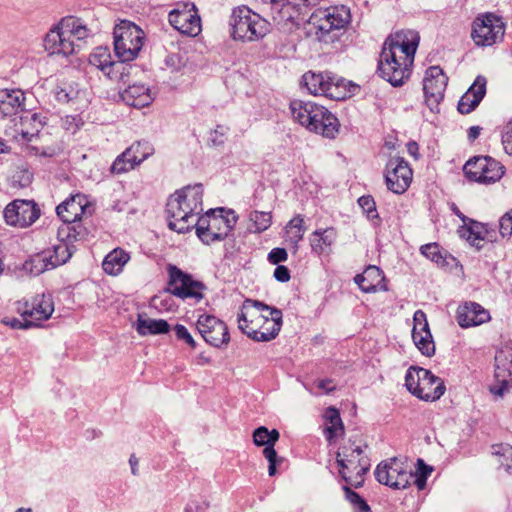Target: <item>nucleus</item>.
<instances>
[{
	"instance_id": "obj_42",
	"label": "nucleus",
	"mask_w": 512,
	"mask_h": 512,
	"mask_svg": "<svg viewBox=\"0 0 512 512\" xmlns=\"http://www.w3.org/2000/svg\"><path fill=\"white\" fill-rule=\"evenodd\" d=\"M491 454L496 458L499 468L507 473H512V445L508 443H497L491 446Z\"/></svg>"
},
{
	"instance_id": "obj_11",
	"label": "nucleus",
	"mask_w": 512,
	"mask_h": 512,
	"mask_svg": "<svg viewBox=\"0 0 512 512\" xmlns=\"http://www.w3.org/2000/svg\"><path fill=\"white\" fill-rule=\"evenodd\" d=\"M166 271L168 276L166 290L171 295L193 302H199L204 298L206 287L203 282L171 263L166 265Z\"/></svg>"
},
{
	"instance_id": "obj_15",
	"label": "nucleus",
	"mask_w": 512,
	"mask_h": 512,
	"mask_svg": "<svg viewBox=\"0 0 512 512\" xmlns=\"http://www.w3.org/2000/svg\"><path fill=\"white\" fill-rule=\"evenodd\" d=\"M169 24L182 35L196 37L202 31V22L196 5L178 2L168 14Z\"/></svg>"
},
{
	"instance_id": "obj_33",
	"label": "nucleus",
	"mask_w": 512,
	"mask_h": 512,
	"mask_svg": "<svg viewBox=\"0 0 512 512\" xmlns=\"http://www.w3.org/2000/svg\"><path fill=\"white\" fill-rule=\"evenodd\" d=\"M58 230V237L62 241H67L73 246L83 244L89 240L91 231L82 220L73 222H63Z\"/></svg>"
},
{
	"instance_id": "obj_40",
	"label": "nucleus",
	"mask_w": 512,
	"mask_h": 512,
	"mask_svg": "<svg viewBox=\"0 0 512 512\" xmlns=\"http://www.w3.org/2000/svg\"><path fill=\"white\" fill-rule=\"evenodd\" d=\"M325 418L328 422L324 432L326 439L332 441L344 433V426L338 409L334 407L327 408Z\"/></svg>"
},
{
	"instance_id": "obj_49",
	"label": "nucleus",
	"mask_w": 512,
	"mask_h": 512,
	"mask_svg": "<svg viewBox=\"0 0 512 512\" xmlns=\"http://www.w3.org/2000/svg\"><path fill=\"white\" fill-rule=\"evenodd\" d=\"M250 220L253 222L256 232L266 231L272 224V213L263 211H253L250 214Z\"/></svg>"
},
{
	"instance_id": "obj_63",
	"label": "nucleus",
	"mask_w": 512,
	"mask_h": 512,
	"mask_svg": "<svg viewBox=\"0 0 512 512\" xmlns=\"http://www.w3.org/2000/svg\"><path fill=\"white\" fill-rule=\"evenodd\" d=\"M30 509L25 510L24 508H19L16 512H30Z\"/></svg>"
},
{
	"instance_id": "obj_8",
	"label": "nucleus",
	"mask_w": 512,
	"mask_h": 512,
	"mask_svg": "<svg viewBox=\"0 0 512 512\" xmlns=\"http://www.w3.org/2000/svg\"><path fill=\"white\" fill-rule=\"evenodd\" d=\"M337 464L341 478L347 485L356 489L364 484L371 466L370 459L360 446L351 442L344 444L339 449Z\"/></svg>"
},
{
	"instance_id": "obj_51",
	"label": "nucleus",
	"mask_w": 512,
	"mask_h": 512,
	"mask_svg": "<svg viewBox=\"0 0 512 512\" xmlns=\"http://www.w3.org/2000/svg\"><path fill=\"white\" fill-rule=\"evenodd\" d=\"M359 206L363 209L369 219H378L376 203L371 195H364L358 199Z\"/></svg>"
},
{
	"instance_id": "obj_2",
	"label": "nucleus",
	"mask_w": 512,
	"mask_h": 512,
	"mask_svg": "<svg viewBox=\"0 0 512 512\" xmlns=\"http://www.w3.org/2000/svg\"><path fill=\"white\" fill-rule=\"evenodd\" d=\"M282 311L261 301L245 299L237 314L239 330L255 342L275 339L282 328Z\"/></svg>"
},
{
	"instance_id": "obj_58",
	"label": "nucleus",
	"mask_w": 512,
	"mask_h": 512,
	"mask_svg": "<svg viewBox=\"0 0 512 512\" xmlns=\"http://www.w3.org/2000/svg\"><path fill=\"white\" fill-rule=\"evenodd\" d=\"M274 277L280 282H287L290 280V271L286 266L277 265L274 270Z\"/></svg>"
},
{
	"instance_id": "obj_30",
	"label": "nucleus",
	"mask_w": 512,
	"mask_h": 512,
	"mask_svg": "<svg viewBox=\"0 0 512 512\" xmlns=\"http://www.w3.org/2000/svg\"><path fill=\"white\" fill-rule=\"evenodd\" d=\"M79 44H73L62 35V32L54 25L44 38V48L49 55H61L64 57L71 56L76 53Z\"/></svg>"
},
{
	"instance_id": "obj_4",
	"label": "nucleus",
	"mask_w": 512,
	"mask_h": 512,
	"mask_svg": "<svg viewBox=\"0 0 512 512\" xmlns=\"http://www.w3.org/2000/svg\"><path fill=\"white\" fill-rule=\"evenodd\" d=\"M289 109L293 120L310 132L334 138L339 131L337 117L322 105L295 99L290 102Z\"/></svg>"
},
{
	"instance_id": "obj_38",
	"label": "nucleus",
	"mask_w": 512,
	"mask_h": 512,
	"mask_svg": "<svg viewBox=\"0 0 512 512\" xmlns=\"http://www.w3.org/2000/svg\"><path fill=\"white\" fill-rule=\"evenodd\" d=\"M130 260V254L124 249L117 247L110 251L102 262L103 271L111 276L119 275Z\"/></svg>"
},
{
	"instance_id": "obj_62",
	"label": "nucleus",
	"mask_w": 512,
	"mask_h": 512,
	"mask_svg": "<svg viewBox=\"0 0 512 512\" xmlns=\"http://www.w3.org/2000/svg\"><path fill=\"white\" fill-rule=\"evenodd\" d=\"M130 464L132 467V472L135 474V465L137 464V461L134 459V457L130 458Z\"/></svg>"
},
{
	"instance_id": "obj_34",
	"label": "nucleus",
	"mask_w": 512,
	"mask_h": 512,
	"mask_svg": "<svg viewBox=\"0 0 512 512\" xmlns=\"http://www.w3.org/2000/svg\"><path fill=\"white\" fill-rule=\"evenodd\" d=\"M336 239L337 230L334 227L316 229L309 237L311 251L318 256L329 255Z\"/></svg>"
},
{
	"instance_id": "obj_36",
	"label": "nucleus",
	"mask_w": 512,
	"mask_h": 512,
	"mask_svg": "<svg viewBox=\"0 0 512 512\" xmlns=\"http://www.w3.org/2000/svg\"><path fill=\"white\" fill-rule=\"evenodd\" d=\"M25 96L21 90H0V118L23 110Z\"/></svg>"
},
{
	"instance_id": "obj_47",
	"label": "nucleus",
	"mask_w": 512,
	"mask_h": 512,
	"mask_svg": "<svg viewBox=\"0 0 512 512\" xmlns=\"http://www.w3.org/2000/svg\"><path fill=\"white\" fill-rule=\"evenodd\" d=\"M420 252L427 259L438 265H445L446 259L440 245L436 242L428 243L420 247Z\"/></svg>"
},
{
	"instance_id": "obj_45",
	"label": "nucleus",
	"mask_w": 512,
	"mask_h": 512,
	"mask_svg": "<svg viewBox=\"0 0 512 512\" xmlns=\"http://www.w3.org/2000/svg\"><path fill=\"white\" fill-rule=\"evenodd\" d=\"M25 269L33 275H39L52 267L51 259L48 253L44 251L33 255L28 261L25 262Z\"/></svg>"
},
{
	"instance_id": "obj_57",
	"label": "nucleus",
	"mask_w": 512,
	"mask_h": 512,
	"mask_svg": "<svg viewBox=\"0 0 512 512\" xmlns=\"http://www.w3.org/2000/svg\"><path fill=\"white\" fill-rule=\"evenodd\" d=\"M316 387L326 394H330L336 390L334 380L331 378L319 379L316 381Z\"/></svg>"
},
{
	"instance_id": "obj_23",
	"label": "nucleus",
	"mask_w": 512,
	"mask_h": 512,
	"mask_svg": "<svg viewBox=\"0 0 512 512\" xmlns=\"http://www.w3.org/2000/svg\"><path fill=\"white\" fill-rule=\"evenodd\" d=\"M93 210V203L89 196L77 192L71 194L56 207V214L63 222H73L91 216Z\"/></svg>"
},
{
	"instance_id": "obj_41",
	"label": "nucleus",
	"mask_w": 512,
	"mask_h": 512,
	"mask_svg": "<svg viewBox=\"0 0 512 512\" xmlns=\"http://www.w3.org/2000/svg\"><path fill=\"white\" fill-rule=\"evenodd\" d=\"M136 330L143 336L148 334H165L170 331V325L163 319H142L139 317Z\"/></svg>"
},
{
	"instance_id": "obj_35",
	"label": "nucleus",
	"mask_w": 512,
	"mask_h": 512,
	"mask_svg": "<svg viewBox=\"0 0 512 512\" xmlns=\"http://www.w3.org/2000/svg\"><path fill=\"white\" fill-rule=\"evenodd\" d=\"M121 98L129 106L143 108L153 102L154 94L149 87L143 84H133L121 93Z\"/></svg>"
},
{
	"instance_id": "obj_6",
	"label": "nucleus",
	"mask_w": 512,
	"mask_h": 512,
	"mask_svg": "<svg viewBox=\"0 0 512 512\" xmlns=\"http://www.w3.org/2000/svg\"><path fill=\"white\" fill-rule=\"evenodd\" d=\"M14 310L21 318L5 316L2 322L14 329H26L40 326L42 322L48 320L54 312V303L51 296L37 294L31 298L16 301Z\"/></svg>"
},
{
	"instance_id": "obj_21",
	"label": "nucleus",
	"mask_w": 512,
	"mask_h": 512,
	"mask_svg": "<svg viewBox=\"0 0 512 512\" xmlns=\"http://www.w3.org/2000/svg\"><path fill=\"white\" fill-rule=\"evenodd\" d=\"M89 63L101 70L111 80L123 81L124 76L129 74L130 66L120 59L114 61L108 47L98 46L89 55Z\"/></svg>"
},
{
	"instance_id": "obj_5",
	"label": "nucleus",
	"mask_w": 512,
	"mask_h": 512,
	"mask_svg": "<svg viewBox=\"0 0 512 512\" xmlns=\"http://www.w3.org/2000/svg\"><path fill=\"white\" fill-rule=\"evenodd\" d=\"M303 85L313 96L343 101L356 94L359 86L331 72L308 71L302 76Z\"/></svg>"
},
{
	"instance_id": "obj_9",
	"label": "nucleus",
	"mask_w": 512,
	"mask_h": 512,
	"mask_svg": "<svg viewBox=\"0 0 512 512\" xmlns=\"http://www.w3.org/2000/svg\"><path fill=\"white\" fill-rule=\"evenodd\" d=\"M230 25L231 37L241 41H258L270 30L269 22L245 5L233 9Z\"/></svg>"
},
{
	"instance_id": "obj_19",
	"label": "nucleus",
	"mask_w": 512,
	"mask_h": 512,
	"mask_svg": "<svg viewBox=\"0 0 512 512\" xmlns=\"http://www.w3.org/2000/svg\"><path fill=\"white\" fill-rule=\"evenodd\" d=\"M196 328L206 343L216 348L226 346L230 341L226 323L214 315L207 313L199 315Z\"/></svg>"
},
{
	"instance_id": "obj_48",
	"label": "nucleus",
	"mask_w": 512,
	"mask_h": 512,
	"mask_svg": "<svg viewBox=\"0 0 512 512\" xmlns=\"http://www.w3.org/2000/svg\"><path fill=\"white\" fill-rule=\"evenodd\" d=\"M433 472V468L427 464L422 459L417 460L416 472L412 478H414V484L416 488L421 491L426 488L427 479Z\"/></svg>"
},
{
	"instance_id": "obj_56",
	"label": "nucleus",
	"mask_w": 512,
	"mask_h": 512,
	"mask_svg": "<svg viewBox=\"0 0 512 512\" xmlns=\"http://www.w3.org/2000/svg\"><path fill=\"white\" fill-rule=\"evenodd\" d=\"M227 127L218 125L211 133L210 140L214 145H220L224 143Z\"/></svg>"
},
{
	"instance_id": "obj_32",
	"label": "nucleus",
	"mask_w": 512,
	"mask_h": 512,
	"mask_svg": "<svg viewBox=\"0 0 512 512\" xmlns=\"http://www.w3.org/2000/svg\"><path fill=\"white\" fill-rule=\"evenodd\" d=\"M486 85L487 79L478 75L458 103V111L461 114H469L480 104L486 94Z\"/></svg>"
},
{
	"instance_id": "obj_20",
	"label": "nucleus",
	"mask_w": 512,
	"mask_h": 512,
	"mask_svg": "<svg viewBox=\"0 0 512 512\" xmlns=\"http://www.w3.org/2000/svg\"><path fill=\"white\" fill-rule=\"evenodd\" d=\"M379 483L393 489H404L410 485L412 472L408 471L404 463L393 458L380 463L375 471Z\"/></svg>"
},
{
	"instance_id": "obj_18",
	"label": "nucleus",
	"mask_w": 512,
	"mask_h": 512,
	"mask_svg": "<svg viewBox=\"0 0 512 512\" xmlns=\"http://www.w3.org/2000/svg\"><path fill=\"white\" fill-rule=\"evenodd\" d=\"M40 215V207L34 200L16 199L4 209L6 223L14 227H29L39 219Z\"/></svg>"
},
{
	"instance_id": "obj_27",
	"label": "nucleus",
	"mask_w": 512,
	"mask_h": 512,
	"mask_svg": "<svg viewBox=\"0 0 512 512\" xmlns=\"http://www.w3.org/2000/svg\"><path fill=\"white\" fill-rule=\"evenodd\" d=\"M455 319L458 325L463 328L480 326L491 320L489 310L474 301H465L459 304L456 309Z\"/></svg>"
},
{
	"instance_id": "obj_3",
	"label": "nucleus",
	"mask_w": 512,
	"mask_h": 512,
	"mask_svg": "<svg viewBox=\"0 0 512 512\" xmlns=\"http://www.w3.org/2000/svg\"><path fill=\"white\" fill-rule=\"evenodd\" d=\"M204 188L201 184L189 185L172 194L166 204L168 226L178 233L194 228L203 210Z\"/></svg>"
},
{
	"instance_id": "obj_10",
	"label": "nucleus",
	"mask_w": 512,
	"mask_h": 512,
	"mask_svg": "<svg viewBox=\"0 0 512 512\" xmlns=\"http://www.w3.org/2000/svg\"><path fill=\"white\" fill-rule=\"evenodd\" d=\"M405 385L411 394L425 401L439 399L446 389L440 377L430 370L414 366L406 372Z\"/></svg>"
},
{
	"instance_id": "obj_37",
	"label": "nucleus",
	"mask_w": 512,
	"mask_h": 512,
	"mask_svg": "<svg viewBox=\"0 0 512 512\" xmlns=\"http://www.w3.org/2000/svg\"><path fill=\"white\" fill-rule=\"evenodd\" d=\"M330 13L328 8L315 10L308 21L309 34L314 35L320 41H326V37L332 31L329 24Z\"/></svg>"
},
{
	"instance_id": "obj_17",
	"label": "nucleus",
	"mask_w": 512,
	"mask_h": 512,
	"mask_svg": "<svg viewBox=\"0 0 512 512\" xmlns=\"http://www.w3.org/2000/svg\"><path fill=\"white\" fill-rule=\"evenodd\" d=\"M153 153L154 148L148 141L133 142L114 160L111 172L114 174L127 173L143 163Z\"/></svg>"
},
{
	"instance_id": "obj_52",
	"label": "nucleus",
	"mask_w": 512,
	"mask_h": 512,
	"mask_svg": "<svg viewBox=\"0 0 512 512\" xmlns=\"http://www.w3.org/2000/svg\"><path fill=\"white\" fill-rule=\"evenodd\" d=\"M175 337L178 341L185 343L190 349L196 348V342L188 329L182 324H176L173 328Z\"/></svg>"
},
{
	"instance_id": "obj_13",
	"label": "nucleus",
	"mask_w": 512,
	"mask_h": 512,
	"mask_svg": "<svg viewBox=\"0 0 512 512\" xmlns=\"http://www.w3.org/2000/svg\"><path fill=\"white\" fill-rule=\"evenodd\" d=\"M463 172L468 181L488 186L499 182L505 175L506 168L491 156L479 155L464 164Z\"/></svg>"
},
{
	"instance_id": "obj_43",
	"label": "nucleus",
	"mask_w": 512,
	"mask_h": 512,
	"mask_svg": "<svg viewBox=\"0 0 512 512\" xmlns=\"http://www.w3.org/2000/svg\"><path fill=\"white\" fill-rule=\"evenodd\" d=\"M73 246L69 244L67 241H62L53 246L52 250H45L48 253L49 259H51L52 267L55 268L59 265L66 263L69 258L72 256V248Z\"/></svg>"
},
{
	"instance_id": "obj_12",
	"label": "nucleus",
	"mask_w": 512,
	"mask_h": 512,
	"mask_svg": "<svg viewBox=\"0 0 512 512\" xmlns=\"http://www.w3.org/2000/svg\"><path fill=\"white\" fill-rule=\"evenodd\" d=\"M115 53L126 63L134 60L144 44L143 30L130 21L123 20L114 28Z\"/></svg>"
},
{
	"instance_id": "obj_26",
	"label": "nucleus",
	"mask_w": 512,
	"mask_h": 512,
	"mask_svg": "<svg viewBox=\"0 0 512 512\" xmlns=\"http://www.w3.org/2000/svg\"><path fill=\"white\" fill-rule=\"evenodd\" d=\"M412 339L419 351L428 357L435 353V344L429 328L426 313L423 310L415 311L413 315Z\"/></svg>"
},
{
	"instance_id": "obj_53",
	"label": "nucleus",
	"mask_w": 512,
	"mask_h": 512,
	"mask_svg": "<svg viewBox=\"0 0 512 512\" xmlns=\"http://www.w3.org/2000/svg\"><path fill=\"white\" fill-rule=\"evenodd\" d=\"M499 234L502 238H509L512 235V209L500 218Z\"/></svg>"
},
{
	"instance_id": "obj_7",
	"label": "nucleus",
	"mask_w": 512,
	"mask_h": 512,
	"mask_svg": "<svg viewBox=\"0 0 512 512\" xmlns=\"http://www.w3.org/2000/svg\"><path fill=\"white\" fill-rule=\"evenodd\" d=\"M237 219V215L231 209H211L198 217L194 225L196 235L206 245L222 241L231 233Z\"/></svg>"
},
{
	"instance_id": "obj_1",
	"label": "nucleus",
	"mask_w": 512,
	"mask_h": 512,
	"mask_svg": "<svg viewBox=\"0 0 512 512\" xmlns=\"http://www.w3.org/2000/svg\"><path fill=\"white\" fill-rule=\"evenodd\" d=\"M420 36L413 30L390 34L384 41L377 63V73L394 87L402 86L411 75Z\"/></svg>"
},
{
	"instance_id": "obj_55",
	"label": "nucleus",
	"mask_w": 512,
	"mask_h": 512,
	"mask_svg": "<svg viewBox=\"0 0 512 512\" xmlns=\"http://www.w3.org/2000/svg\"><path fill=\"white\" fill-rule=\"evenodd\" d=\"M288 258V253L284 248H273L268 254V261L273 265H279L285 262Z\"/></svg>"
},
{
	"instance_id": "obj_25",
	"label": "nucleus",
	"mask_w": 512,
	"mask_h": 512,
	"mask_svg": "<svg viewBox=\"0 0 512 512\" xmlns=\"http://www.w3.org/2000/svg\"><path fill=\"white\" fill-rule=\"evenodd\" d=\"M448 77L440 66L429 67L423 79V91L426 104L432 109L444 98Z\"/></svg>"
},
{
	"instance_id": "obj_39",
	"label": "nucleus",
	"mask_w": 512,
	"mask_h": 512,
	"mask_svg": "<svg viewBox=\"0 0 512 512\" xmlns=\"http://www.w3.org/2000/svg\"><path fill=\"white\" fill-rule=\"evenodd\" d=\"M305 232L306 225L304 216L302 214H296L284 227V239L297 248L298 244L303 240Z\"/></svg>"
},
{
	"instance_id": "obj_50",
	"label": "nucleus",
	"mask_w": 512,
	"mask_h": 512,
	"mask_svg": "<svg viewBox=\"0 0 512 512\" xmlns=\"http://www.w3.org/2000/svg\"><path fill=\"white\" fill-rule=\"evenodd\" d=\"M346 499L353 505L356 512H371L367 502L355 491L351 489L350 485H344Z\"/></svg>"
},
{
	"instance_id": "obj_14",
	"label": "nucleus",
	"mask_w": 512,
	"mask_h": 512,
	"mask_svg": "<svg viewBox=\"0 0 512 512\" xmlns=\"http://www.w3.org/2000/svg\"><path fill=\"white\" fill-rule=\"evenodd\" d=\"M506 25L502 17L492 12L479 14L471 25V39L476 46H492L502 41Z\"/></svg>"
},
{
	"instance_id": "obj_22",
	"label": "nucleus",
	"mask_w": 512,
	"mask_h": 512,
	"mask_svg": "<svg viewBox=\"0 0 512 512\" xmlns=\"http://www.w3.org/2000/svg\"><path fill=\"white\" fill-rule=\"evenodd\" d=\"M495 382L490 387L492 394L503 397L512 391V348L506 347L495 355Z\"/></svg>"
},
{
	"instance_id": "obj_54",
	"label": "nucleus",
	"mask_w": 512,
	"mask_h": 512,
	"mask_svg": "<svg viewBox=\"0 0 512 512\" xmlns=\"http://www.w3.org/2000/svg\"><path fill=\"white\" fill-rule=\"evenodd\" d=\"M501 141L505 152L512 155V119L503 126Z\"/></svg>"
},
{
	"instance_id": "obj_44",
	"label": "nucleus",
	"mask_w": 512,
	"mask_h": 512,
	"mask_svg": "<svg viewBox=\"0 0 512 512\" xmlns=\"http://www.w3.org/2000/svg\"><path fill=\"white\" fill-rule=\"evenodd\" d=\"M328 11L330 13L328 16L332 31L345 28L349 24L351 15L349 9L345 6L328 7Z\"/></svg>"
},
{
	"instance_id": "obj_29",
	"label": "nucleus",
	"mask_w": 512,
	"mask_h": 512,
	"mask_svg": "<svg viewBox=\"0 0 512 512\" xmlns=\"http://www.w3.org/2000/svg\"><path fill=\"white\" fill-rule=\"evenodd\" d=\"M354 282L364 293H377L389 289L384 272L374 265L367 266L361 274H357Z\"/></svg>"
},
{
	"instance_id": "obj_46",
	"label": "nucleus",
	"mask_w": 512,
	"mask_h": 512,
	"mask_svg": "<svg viewBox=\"0 0 512 512\" xmlns=\"http://www.w3.org/2000/svg\"><path fill=\"white\" fill-rule=\"evenodd\" d=\"M264 4H270L272 7L281 8L282 10H289V8L296 9L300 12L302 7L314 6L320 0H260Z\"/></svg>"
},
{
	"instance_id": "obj_60",
	"label": "nucleus",
	"mask_w": 512,
	"mask_h": 512,
	"mask_svg": "<svg viewBox=\"0 0 512 512\" xmlns=\"http://www.w3.org/2000/svg\"><path fill=\"white\" fill-rule=\"evenodd\" d=\"M407 150L408 153L413 156L414 158H418L419 155V146L416 142H409L407 143Z\"/></svg>"
},
{
	"instance_id": "obj_16",
	"label": "nucleus",
	"mask_w": 512,
	"mask_h": 512,
	"mask_svg": "<svg viewBox=\"0 0 512 512\" xmlns=\"http://www.w3.org/2000/svg\"><path fill=\"white\" fill-rule=\"evenodd\" d=\"M413 174V169L404 158L392 157L384 168L385 185L394 194H404L412 184Z\"/></svg>"
},
{
	"instance_id": "obj_61",
	"label": "nucleus",
	"mask_w": 512,
	"mask_h": 512,
	"mask_svg": "<svg viewBox=\"0 0 512 512\" xmlns=\"http://www.w3.org/2000/svg\"><path fill=\"white\" fill-rule=\"evenodd\" d=\"M153 302L156 307H159L162 310H166V311L171 310V306L164 304V301L162 300L161 296H155L153 298Z\"/></svg>"
},
{
	"instance_id": "obj_59",
	"label": "nucleus",
	"mask_w": 512,
	"mask_h": 512,
	"mask_svg": "<svg viewBox=\"0 0 512 512\" xmlns=\"http://www.w3.org/2000/svg\"><path fill=\"white\" fill-rule=\"evenodd\" d=\"M481 127L471 126L467 131V137L470 142H474L480 135Z\"/></svg>"
},
{
	"instance_id": "obj_24",
	"label": "nucleus",
	"mask_w": 512,
	"mask_h": 512,
	"mask_svg": "<svg viewBox=\"0 0 512 512\" xmlns=\"http://www.w3.org/2000/svg\"><path fill=\"white\" fill-rule=\"evenodd\" d=\"M463 225H461L457 233L460 238L467 240L477 249L482 248V242H496L498 240L497 231L489 224H484L476 220L470 219L464 215L461 216Z\"/></svg>"
},
{
	"instance_id": "obj_31",
	"label": "nucleus",
	"mask_w": 512,
	"mask_h": 512,
	"mask_svg": "<svg viewBox=\"0 0 512 512\" xmlns=\"http://www.w3.org/2000/svg\"><path fill=\"white\" fill-rule=\"evenodd\" d=\"M56 26L64 37L73 41V44H78V42L87 39L91 35V30L87 24L76 16L63 17Z\"/></svg>"
},
{
	"instance_id": "obj_28",
	"label": "nucleus",
	"mask_w": 512,
	"mask_h": 512,
	"mask_svg": "<svg viewBox=\"0 0 512 512\" xmlns=\"http://www.w3.org/2000/svg\"><path fill=\"white\" fill-rule=\"evenodd\" d=\"M279 437L280 434L276 429L269 431L264 426L258 427L253 432L254 444L257 446L266 445L263 449V455L269 462L268 470L270 476H274L276 474L277 464L282 462V459L278 458L277 452L274 449V444L278 441Z\"/></svg>"
}]
</instances>
